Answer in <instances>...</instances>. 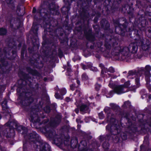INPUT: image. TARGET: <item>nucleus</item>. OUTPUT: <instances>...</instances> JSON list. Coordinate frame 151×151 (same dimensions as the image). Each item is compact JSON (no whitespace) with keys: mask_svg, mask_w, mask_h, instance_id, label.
<instances>
[{"mask_svg":"<svg viewBox=\"0 0 151 151\" xmlns=\"http://www.w3.org/2000/svg\"><path fill=\"white\" fill-rule=\"evenodd\" d=\"M44 147L41 150V151H49L50 148V146L47 143H43L41 145Z\"/></svg>","mask_w":151,"mask_h":151,"instance_id":"obj_9","label":"nucleus"},{"mask_svg":"<svg viewBox=\"0 0 151 151\" xmlns=\"http://www.w3.org/2000/svg\"><path fill=\"white\" fill-rule=\"evenodd\" d=\"M70 87L71 89L73 91L74 90L75 88V85L74 84H72L70 86Z\"/></svg>","mask_w":151,"mask_h":151,"instance_id":"obj_28","label":"nucleus"},{"mask_svg":"<svg viewBox=\"0 0 151 151\" xmlns=\"http://www.w3.org/2000/svg\"><path fill=\"white\" fill-rule=\"evenodd\" d=\"M110 109L109 107H106L104 109V111L105 113L107 114L109 113L107 116V118L108 120L109 119H111V124L107 125L106 127V129L109 131L110 132L112 133V134L114 135H116L118 133L117 125L115 124L116 122V121L115 120L110 117V116L111 114L110 113Z\"/></svg>","mask_w":151,"mask_h":151,"instance_id":"obj_1","label":"nucleus"},{"mask_svg":"<svg viewBox=\"0 0 151 151\" xmlns=\"http://www.w3.org/2000/svg\"><path fill=\"white\" fill-rule=\"evenodd\" d=\"M3 109H5L7 108V102L6 100L4 101L2 104Z\"/></svg>","mask_w":151,"mask_h":151,"instance_id":"obj_12","label":"nucleus"},{"mask_svg":"<svg viewBox=\"0 0 151 151\" xmlns=\"http://www.w3.org/2000/svg\"><path fill=\"white\" fill-rule=\"evenodd\" d=\"M54 123L52 124L49 127H46V130L47 133L49 134L50 136L52 137L54 134H55V131L53 130L52 127L54 124Z\"/></svg>","mask_w":151,"mask_h":151,"instance_id":"obj_8","label":"nucleus"},{"mask_svg":"<svg viewBox=\"0 0 151 151\" xmlns=\"http://www.w3.org/2000/svg\"><path fill=\"white\" fill-rule=\"evenodd\" d=\"M60 122V121L59 120L58 121V123H59Z\"/></svg>","mask_w":151,"mask_h":151,"instance_id":"obj_48","label":"nucleus"},{"mask_svg":"<svg viewBox=\"0 0 151 151\" xmlns=\"http://www.w3.org/2000/svg\"><path fill=\"white\" fill-rule=\"evenodd\" d=\"M66 101L67 102H69L71 101V99L69 98V97H67L65 99Z\"/></svg>","mask_w":151,"mask_h":151,"instance_id":"obj_31","label":"nucleus"},{"mask_svg":"<svg viewBox=\"0 0 151 151\" xmlns=\"http://www.w3.org/2000/svg\"><path fill=\"white\" fill-rule=\"evenodd\" d=\"M130 85L129 81L125 82L124 85H121L116 86L114 91L118 94H121L127 91V88Z\"/></svg>","mask_w":151,"mask_h":151,"instance_id":"obj_6","label":"nucleus"},{"mask_svg":"<svg viewBox=\"0 0 151 151\" xmlns=\"http://www.w3.org/2000/svg\"><path fill=\"white\" fill-rule=\"evenodd\" d=\"M32 100V99L31 98H30L29 99V100Z\"/></svg>","mask_w":151,"mask_h":151,"instance_id":"obj_46","label":"nucleus"},{"mask_svg":"<svg viewBox=\"0 0 151 151\" xmlns=\"http://www.w3.org/2000/svg\"><path fill=\"white\" fill-rule=\"evenodd\" d=\"M99 66L102 69L101 73L102 74L104 73V72H106V70L107 69V68L105 67L102 64H99Z\"/></svg>","mask_w":151,"mask_h":151,"instance_id":"obj_11","label":"nucleus"},{"mask_svg":"<svg viewBox=\"0 0 151 151\" xmlns=\"http://www.w3.org/2000/svg\"><path fill=\"white\" fill-rule=\"evenodd\" d=\"M106 72L105 73H106L107 72H109L111 73H113L114 72V68L112 67H110L108 69L107 68V69L106 70Z\"/></svg>","mask_w":151,"mask_h":151,"instance_id":"obj_14","label":"nucleus"},{"mask_svg":"<svg viewBox=\"0 0 151 151\" xmlns=\"http://www.w3.org/2000/svg\"><path fill=\"white\" fill-rule=\"evenodd\" d=\"M55 98L57 99H63L62 96L60 95L58 93H56L55 95Z\"/></svg>","mask_w":151,"mask_h":151,"instance_id":"obj_20","label":"nucleus"},{"mask_svg":"<svg viewBox=\"0 0 151 151\" xmlns=\"http://www.w3.org/2000/svg\"><path fill=\"white\" fill-rule=\"evenodd\" d=\"M68 66H69V63H68Z\"/></svg>","mask_w":151,"mask_h":151,"instance_id":"obj_45","label":"nucleus"},{"mask_svg":"<svg viewBox=\"0 0 151 151\" xmlns=\"http://www.w3.org/2000/svg\"><path fill=\"white\" fill-rule=\"evenodd\" d=\"M82 151H85L84 150H82Z\"/></svg>","mask_w":151,"mask_h":151,"instance_id":"obj_50","label":"nucleus"},{"mask_svg":"<svg viewBox=\"0 0 151 151\" xmlns=\"http://www.w3.org/2000/svg\"><path fill=\"white\" fill-rule=\"evenodd\" d=\"M101 86L100 84H96L95 85V89L97 90H99Z\"/></svg>","mask_w":151,"mask_h":151,"instance_id":"obj_23","label":"nucleus"},{"mask_svg":"<svg viewBox=\"0 0 151 151\" xmlns=\"http://www.w3.org/2000/svg\"><path fill=\"white\" fill-rule=\"evenodd\" d=\"M113 92V91H110L109 92V96H108L107 95H106V97L107 98H110L111 97L112 95Z\"/></svg>","mask_w":151,"mask_h":151,"instance_id":"obj_27","label":"nucleus"},{"mask_svg":"<svg viewBox=\"0 0 151 151\" xmlns=\"http://www.w3.org/2000/svg\"><path fill=\"white\" fill-rule=\"evenodd\" d=\"M127 73V72L126 71H125L124 72H123L124 73Z\"/></svg>","mask_w":151,"mask_h":151,"instance_id":"obj_47","label":"nucleus"},{"mask_svg":"<svg viewBox=\"0 0 151 151\" xmlns=\"http://www.w3.org/2000/svg\"><path fill=\"white\" fill-rule=\"evenodd\" d=\"M36 11V9L35 8H33L32 10V12L34 13H35Z\"/></svg>","mask_w":151,"mask_h":151,"instance_id":"obj_35","label":"nucleus"},{"mask_svg":"<svg viewBox=\"0 0 151 151\" xmlns=\"http://www.w3.org/2000/svg\"><path fill=\"white\" fill-rule=\"evenodd\" d=\"M149 98L150 99H151V95H150L149 96Z\"/></svg>","mask_w":151,"mask_h":151,"instance_id":"obj_40","label":"nucleus"},{"mask_svg":"<svg viewBox=\"0 0 151 151\" xmlns=\"http://www.w3.org/2000/svg\"><path fill=\"white\" fill-rule=\"evenodd\" d=\"M64 9H67V11H68L69 9V8L68 7L66 8L65 7H64L62 9V11H63V10Z\"/></svg>","mask_w":151,"mask_h":151,"instance_id":"obj_32","label":"nucleus"},{"mask_svg":"<svg viewBox=\"0 0 151 151\" xmlns=\"http://www.w3.org/2000/svg\"><path fill=\"white\" fill-rule=\"evenodd\" d=\"M110 106L114 109H117L118 108L117 105L114 103H110Z\"/></svg>","mask_w":151,"mask_h":151,"instance_id":"obj_15","label":"nucleus"},{"mask_svg":"<svg viewBox=\"0 0 151 151\" xmlns=\"http://www.w3.org/2000/svg\"><path fill=\"white\" fill-rule=\"evenodd\" d=\"M61 140V139L60 138L58 139H55V142L56 143H58V144L59 143L60 144H62V142L60 141Z\"/></svg>","mask_w":151,"mask_h":151,"instance_id":"obj_22","label":"nucleus"},{"mask_svg":"<svg viewBox=\"0 0 151 151\" xmlns=\"http://www.w3.org/2000/svg\"><path fill=\"white\" fill-rule=\"evenodd\" d=\"M125 80H124V79H122V80H121V81L122 82V83H123L124 82V81H125Z\"/></svg>","mask_w":151,"mask_h":151,"instance_id":"obj_37","label":"nucleus"},{"mask_svg":"<svg viewBox=\"0 0 151 151\" xmlns=\"http://www.w3.org/2000/svg\"><path fill=\"white\" fill-rule=\"evenodd\" d=\"M76 121L77 122H78V119H76Z\"/></svg>","mask_w":151,"mask_h":151,"instance_id":"obj_49","label":"nucleus"},{"mask_svg":"<svg viewBox=\"0 0 151 151\" xmlns=\"http://www.w3.org/2000/svg\"><path fill=\"white\" fill-rule=\"evenodd\" d=\"M6 30L4 29H0V35H5L6 33Z\"/></svg>","mask_w":151,"mask_h":151,"instance_id":"obj_13","label":"nucleus"},{"mask_svg":"<svg viewBox=\"0 0 151 151\" xmlns=\"http://www.w3.org/2000/svg\"><path fill=\"white\" fill-rule=\"evenodd\" d=\"M88 68H89L91 70L93 71H96L97 70V69L96 67H93L91 65L88 67Z\"/></svg>","mask_w":151,"mask_h":151,"instance_id":"obj_16","label":"nucleus"},{"mask_svg":"<svg viewBox=\"0 0 151 151\" xmlns=\"http://www.w3.org/2000/svg\"><path fill=\"white\" fill-rule=\"evenodd\" d=\"M109 146V144L108 143H104L103 145V147L105 149L107 148Z\"/></svg>","mask_w":151,"mask_h":151,"instance_id":"obj_25","label":"nucleus"},{"mask_svg":"<svg viewBox=\"0 0 151 151\" xmlns=\"http://www.w3.org/2000/svg\"><path fill=\"white\" fill-rule=\"evenodd\" d=\"M135 83L136 84V86L137 87H139L140 86L139 78H136L135 79Z\"/></svg>","mask_w":151,"mask_h":151,"instance_id":"obj_18","label":"nucleus"},{"mask_svg":"<svg viewBox=\"0 0 151 151\" xmlns=\"http://www.w3.org/2000/svg\"><path fill=\"white\" fill-rule=\"evenodd\" d=\"M77 82L78 84H79L80 83V81L79 80H77Z\"/></svg>","mask_w":151,"mask_h":151,"instance_id":"obj_38","label":"nucleus"},{"mask_svg":"<svg viewBox=\"0 0 151 151\" xmlns=\"http://www.w3.org/2000/svg\"><path fill=\"white\" fill-rule=\"evenodd\" d=\"M75 111L76 112V113H77V114L78 113V112H79V111H78V109H76L75 110Z\"/></svg>","mask_w":151,"mask_h":151,"instance_id":"obj_36","label":"nucleus"},{"mask_svg":"<svg viewBox=\"0 0 151 151\" xmlns=\"http://www.w3.org/2000/svg\"><path fill=\"white\" fill-rule=\"evenodd\" d=\"M81 92L78 90H77L76 91V93L75 94V95H77L78 96V97H80L81 96Z\"/></svg>","mask_w":151,"mask_h":151,"instance_id":"obj_24","label":"nucleus"},{"mask_svg":"<svg viewBox=\"0 0 151 151\" xmlns=\"http://www.w3.org/2000/svg\"><path fill=\"white\" fill-rule=\"evenodd\" d=\"M117 76H112V77L113 78H117Z\"/></svg>","mask_w":151,"mask_h":151,"instance_id":"obj_39","label":"nucleus"},{"mask_svg":"<svg viewBox=\"0 0 151 151\" xmlns=\"http://www.w3.org/2000/svg\"><path fill=\"white\" fill-rule=\"evenodd\" d=\"M82 68L83 69L85 70V69H87V68L86 67V66L84 65H83L82 66Z\"/></svg>","mask_w":151,"mask_h":151,"instance_id":"obj_33","label":"nucleus"},{"mask_svg":"<svg viewBox=\"0 0 151 151\" xmlns=\"http://www.w3.org/2000/svg\"><path fill=\"white\" fill-rule=\"evenodd\" d=\"M109 87L110 88H113V84H111V83H110L109 84Z\"/></svg>","mask_w":151,"mask_h":151,"instance_id":"obj_34","label":"nucleus"},{"mask_svg":"<svg viewBox=\"0 0 151 151\" xmlns=\"http://www.w3.org/2000/svg\"><path fill=\"white\" fill-rule=\"evenodd\" d=\"M82 79L83 81H85L87 80L88 78V76L85 73H83L82 76Z\"/></svg>","mask_w":151,"mask_h":151,"instance_id":"obj_17","label":"nucleus"},{"mask_svg":"<svg viewBox=\"0 0 151 151\" xmlns=\"http://www.w3.org/2000/svg\"><path fill=\"white\" fill-rule=\"evenodd\" d=\"M99 117L100 119H102L104 117V115L102 112H101L99 113Z\"/></svg>","mask_w":151,"mask_h":151,"instance_id":"obj_21","label":"nucleus"},{"mask_svg":"<svg viewBox=\"0 0 151 151\" xmlns=\"http://www.w3.org/2000/svg\"><path fill=\"white\" fill-rule=\"evenodd\" d=\"M80 99V97L78 99L76 98V102L75 103V104L77 106H80V110L83 113L89 112L90 111L88 107L89 103H84V101L83 100L79 101L78 99Z\"/></svg>","mask_w":151,"mask_h":151,"instance_id":"obj_4","label":"nucleus"},{"mask_svg":"<svg viewBox=\"0 0 151 151\" xmlns=\"http://www.w3.org/2000/svg\"><path fill=\"white\" fill-rule=\"evenodd\" d=\"M137 40L138 38H137L135 40V42L130 44L129 47H128L129 48V52L133 53H135L137 52L138 47L139 46L137 43Z\"/></svg>","mask_w":151,"mask_h":151,"instance_id":"obj_7","label":"nucleus"},{"mask_svg":"<svg viewBox=\"0 0 151 151\" xmlns=\"http://www.w3.org/2000/svg\"><path fill=\"white\" fill-rule=\"evenodd\" d=\"M44 80L45 81H46L47 80L46 78H44Z\"/></svg>","mask_w":151,"mask_h":151,"instance_id":"obj_44","label":"nucleus"},{"mask_svg":"<svg viewBox=\"0 0 151 151\" xmlns=\"http://www.w3.org/2000/svg\"><path fill=\"white\" fill-rule=\"evenodd\" d=\"M124 105L125 106H129L130 105V103L128 101H126L124 102Z\"/></svg>","mask_w":151,"mask_h":151,"instance_id":"obj_26","label":"nucleus"},{"mask_svg":"<svg viewBox=\"0 0 151 151\" xmlns=\"http://www.w3.org/2000/svg\"><path fill=\"white\" fill-rule=\"evenodd\" d=\"M122 138L123 139H126V137L125 136L124 138H123V137H122Z\"/></svg>","mask_w":151,"mask_h":151,"instance_id":"obj_41","label":"nucleus"},{"mask_svg":"<svg viewBox=\"0 0 151 151\" xmlns=\"http://www.w3.org/2000/svg\"><path fill=\"white\" fill-rule=\"evenodd\" d=\"M151 70V66L149 65H146L145 68L142 67L139 69V72H142L145 73V78L146 82V86L148 89L150 90L151 89V86L150 84V78L151 77V74L150 72Z\"/></svg>","mask_w":151,"mask_h":151,"instance_id":"obj_2","label":"nucleus"},{"mask_svg":"<svg viewBox=\"0 0 151 151\" xmlns=\"http://www.w3.org/2000/svg\"><path fill=\"white\" fill-rule=\"evenodd\" d=\"M52 7L53 8H51L50 9V12L51 13L53 14H56L58 12V8L56 7H55V5H52Z\"/></svg>","mask_w":151,"mask_h":151,"instance_id":"obj_10","label":"nucleus"},{"mask_svg":"<svg viewBox=\"0 0 151 151\" xmlns=\"http://www.w3.org/2000/svg\"><path fill=\"white\" fill-rule=\"evenodd\" d=\"M105 93L106 94L107 93V91H106V90H105Z\"/></svg>","mask_w":151,"mask_h":151,"instance_id":"obj_43","label":"nucleus"},{"mask_svg":"<svg viewBox=\"0 0 151 151\" xmlns=\"http://www.w3.org/2000/svg\"><path fill=\"white\" fill-rule=\"evenodd\" d=\"M129 52V48L128 47L119 46L113 50L112 54L114 56H120L121 54L123 56H127Z\"/></svg>","mask_w":151,"mask_h":151,"instance_id":"obj_3","label":"nucleus"},{"mask_svg":"<svg viewBox=\"0 0 151 151\" xmlns=\"http://www.w3.org/2000/svg\"><path fill=\"white\" fill-rule=\"evenodd\" d=\"M61 94L62 96L65 95L66 93V91L65 88H62L60 90Z\"/></svg>","mask_w":151,"mask_h":151,"instance_id":"obj_19","label":"nucleus"},{"mask_svg":"<svg viewBox=\"0 0 151 151\" xmlns=\"http://www.w3.org/2000/svg\"><path fill=\"white\" fill-rule=\"evenodd\" d=\"M22 129L25 132H26L27 131V129L26 127H22Z\"/></svg>","mask_w":151,"mask_h":151,"instance_id":"obj_30","label":"nucleus"},{"mask_svg":"<svg viewBox=\"0 0 151 151\" xmlns=\"http://www.w3.org/2000/svg\"><path fill=\"white\" fill-rule=\"evenodd\" d=\"M67 2L68 3V4L69 5V4H69V1H67Z\"/></svg>","mask_w":151,"mask_h":151,"instance_id":"obj_42","label":"nucleus"},{"mask_svg":"<svg viewBox=\"0 0 151 151\" xmlns=\"http://www.w3.org/2000/svg\"><path fill=\"white\" fill-rule=\"evenodd\" d=\"M138 37L137 43L139 46L143 50H146L150 47V43L149 40L144 39L143 37L137 35Z\"/></svg>","mask_w":151,"mask_h":151,"instance_id":"obj_5","label":"nucleus"},{"mask_svg":"<svg viewBox=\"0 0 151 151\" xmlns=\"http://www.w3.org/2000/svg\"><path fill=\"white\" fill-rule=\"evenodd\" d=\"M132 71H129V75L128 76V77L129 78H132L131 76H133V75L132 74Z\"/></svg>","mask_w":151,"mask_h":151,"instance_id":"obj_29","label":"nucleus"}]
</instances>
